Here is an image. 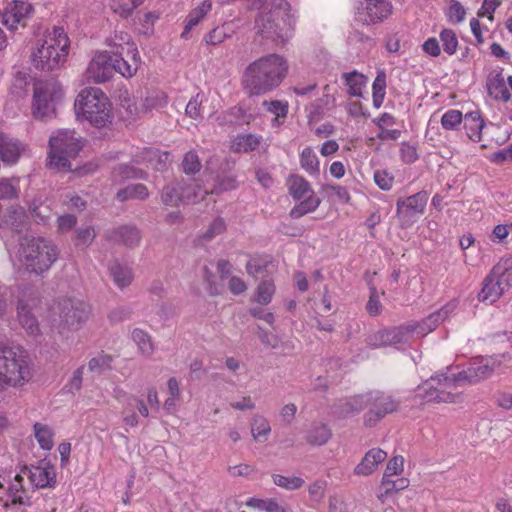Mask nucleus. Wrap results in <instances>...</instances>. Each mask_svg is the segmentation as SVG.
<instances>
[{"label": "nucleus", "mask_w": 512, "mask_h": 512, "mask_svg": "<svg viewBox=\"0 0 512 512\" xmlns=\"http://www.w3.org/2000/svg\"><path fill=\"white\" fill-rule=\"evenodd\" d=\"M440 40L445 53L453 55L458 47V40L454 31L443 29L440 33Z\"/></svg>", "instance_id": "nucleus-51"}, {"label": "nucleus", "mask_w": 512, "mask_h": 512, "mask_svg": "<svg viewBox=\"0 0 512 512\" xmlns=\"http://www.w3.org/2000/svg\"><path fill=\"white\" fill-rule=\"evenodd\" d=\"M119 38L122 43H114L117 48L115 54L122 55L126 51V58H115L113 59V65L115 66V72L120 73L123 77L130 78L138 71L141 59L134 42L131 41L130 36L126 33H120L115 35V40Z\"/></svg>", "instance_id": "nucleus-13"}, {"label": "nucleus", "mask_w": 512, "mask_h": 512, "mask_svg": "<svg viewBox=\"0 0 512 512\" xmlns=\"http://www.w3.org/2000/svg\"><path fill=\"white\" fill-rule=\"evenodd\" d=\"M24 150L25 146L17 139L0 133V157L5 164H15Z\"/></svg>", "instance_id": "nucleus-23"}, {"label": "nucleus", "mask_w": 512, "mask_h": 512, "mask_svg": "<svg viewBox=\"0 0 512 512\" xmlns=\"http://www.w3.org/2000/svg\"><path fill=\"white\" fill-rule=\"evenodd\" d=\"M34 434L40 447L44 450H51L53 447V432L52 429L44 424L36 423L34 425Z\"/></svg>", "instance_id": "nucleus-43"}, {"label": "nucleus", "mask_w": 512, "mask_h": 512, "mask_svg": "<svg viewBox=\"0 0 512 512\" xmlns=\"http://www.w3.org/2000/svg\"><path fill=\"white\" fill-rule=\"evenodd\" d=\"M342 78L347 87V93L352 97H362L367 84V77L357 71L343 73Z\"/></svg>", "instance_id": "nucleus-30"}, {"label": "nucleus", "mask_w": 512, "mask_h": 512, "mask_svg": "<svg viewBox=\"0 0 512 512\" xmlns=\"http://www.w3.org/2000/svg\"><path fill=\"white\" fill-rule=\"evenodd\" d=\"M263 106L266 108L268 112L275 115L272 120L273 127H279L283 124L284 119L288 114V103L286 101L280 100H272V101H264Z\"/></svg>", "instance_id": "nucleus-38"}, {"label": "nucleus", "mask_w": 512, "mask_h": 512, "mask_svg": "<svg viewBox=\"0 0 512 512\" xmlns=\"http://www.w3.org/2000/svg\"><path fill=\"white\" fill-rule=\"evenodd\" d=\"M207 194V189L200 188L199 193H194L193 195L190 193L181 194L179 183H176L169 184L164 187L161 199L164 205L175 207L178 206L180 203H196L200 200H203Z\"/></svg>", "instance_id": "nucleus-18"}, {"label": "nucleus", "mask_w": 512, "mask_h": 512, "mask_svg": "<svg viewBox=\"0 0 512 512\" xmlns=\"http://www.w3.org/2000/svg\"><path fill=\"white\" fill-rule=\"evenodd\" d=\"M368 344L374 348L387 345H395L392 342V337L389 329L380 330L371 335L368 338Z\"/></svg>", "instance_id": "nucleus-56"}, {"label": "nucleus", "mask_w": 512, "mask_h": 512, "mask_svg": "<svg viewBox=\"0 0 512 512\" xmlns=\"http://www.w3.org/2000/svg\"><path fill=\"white\" fill-rule=\"evenodd\" d=\"M321 200L315 195H309L303 199L298 205L292 208L290 216L292 218H300L308 213L314 212L320 205Z\"/></svg>", "instance_id": "nucleus-41"}, {"label": "nucleus", "mask_w": 512, "mask_h": 512, "mask_svg": "<svg viewBox=\"0 0 512 512\" xmlns=\"http://www.w3.org/2000/svg\"><path fill=\"white\" fill-rule=\"evenodd\" d=\"M229 37L224 26L216 27L205 36V42L209 45H218Z\"/></svg>", "instance_id": "nucleus-62"}, {"label": "nucleus", "mask_w": 512, "mask_h": 512, "mask_svg": "<svg viewBox=\"0 0 512 512\" xmlns=\"http://www.w3.org/2000/svg\"><path fill=\"white\" fill-rule=\"evenodd\" d=\"M401 160L406 164H412L419 158L417 147L413 144L403 142L400 147Z\"/></svg>", "instance_id": "nucleus-59"}, {"label": "nucleus", "mask_w": 512, "mask_h": 512, "mask_svg": "<svg viewBox=\"0 0 512 512\" xmlns=\"http://www.w3.org/2000/svg\"><path fill=\"white\" fill-rule=\"evenodd\" d=\"M33 12L34 7L31 3L25 0H13L7 4L2 13L0 12V18L8 29L16 30L19 25H25Z\"/></svg>", "instance_id": "nucleus-15"}, {"label": "nucleus", "mask_w": 512, "mask_h": 512, "mask_svg": "<svg viewBox=\"0 0 512 512\" xmlns=\"http://www.w3.org/2000/svg\"><path fill=\"white\" fill-rule=\"evenodd\" d=\"M109 272L113 282L120 289L129 286L132 282L133 275L131 269L116 261L110 264Z\"/></svg>", "instance_id": "nucleus-33"}, {"label": "nucleus", "mask_w": 512, "mask_h": 512, "mask_svg": "<svg viewBox=\"0 0 512 512\" xmlns=\"http://www.w3.org/2000/svg\"><path fill=\"white\" fill-rule=\"evenodd\" d=\"M261 141L262 137L255 134L238 135L232 143V148L235 152L248 153L256 150Z\"/></svg>", "instance_id": "nucleus-35"}, {"label": "nucleus", "mask_w": 512, "mask_h": 512, "mask_svg": "<svg viewBox=\"0 0 512 512\" xmlns=\"http://www.w3.org/2000/svg\"><path fill=\"white\" fill-rule=\"evenodd\" d=\"M485 126V121L478 111L466 113L464 116V128L466 134L473 142H480L482 139V130Z\"/></svg>", "instance_id": "nucleus-27"}, {"label": "nucleus", "mask_w": 512, "mask_h": 512, "mask_svg": "<svg viewBox=\"0 0 512 512\" xmlns=\"http://www.w3.org/2000/svg\"><path fill=\"white\" fill-rule=\"evenodd\" d=\"M145 159L155 170H163L169 160V153L148 149L145 151Z\"/></svg>", "instance_id": "nucleus-47"}, {"label": "nucleus", "mask_w": 512, "mask_h": 512, "mask_svg": "<svg viewBox=\"0 0 512 512\" xmlns=\"http://www.w3.org/2000/svg\"><path fill=\"white\" fill-rule=\"evenodd\" d=\"M464 120L461 111L450 109L446 111L441 117V126L445 130H456Z\"/></svg>", "instance_id": "nucleus-46"}, {"label": "nucleus", "mask_w": 512, "mask_h": 512, "mask_svg": "<svg viewBox=\"0 0 512 512\" xmlns=\"http://www.w3.org/2000/svg\"><path fill=\"white\" fill-rule=\"evenodd\" d=\"M119 240L128 247H134L139 244L141 235L134 226H121L116 230Z\"/></svg>", "instance_id": "nucleus-42"}, {"label": "nucleus", "mask_w": 512, "mask_h": 512, "mask_svg": "<svg viewBox=\"0 0 512 512\" xmlns=\"http://www.w3.org/2000/svg\"><path fill=\"white\" fill-rule=\"evenodd\" d=\"M112 357L107 354H99L90 359L88 368L95 373H102L111 368Z\"/></svg>", "instance_id": "nucleus-53"}, {"label": "nucleus", "mask_w": 512, "mask_h": 512, "mask_svg": "<svg viewBox=\"0 0 512 512\" xmlns=\"http://www.w3.org/2000/svg\"><path fill=\"white\" fill-rule=\"evenodd\" d=\"M74 108L78 120L98 128L105 127L113 117L111 102L99 88L83 89L75 99Z\"/></svg>", "instance_id": "nucleus-6"}, {"label": "nucleus", "mask_w": 512, "mask_h": 512, "mask_svg": "<svg viewBox=\"0 0 512 512\" xmlns=\"http://www.w3.org/2000/svg\"><path fill=\"white\" fill-rule=\"evenodd\" d=\"M449 374V369L445 372L437 373L425 380L416 389V398L424 402L435 403H458L461 400V394L454 393L451 389L456 388L455 385L444 384V377Z\"/></svg>", "instance_id": "nucleus-11"}, {"label": "nucleus", "mask_w": 512, "mask_h": 512, "mask_svg": "<svg viewBox=\"0 0 512 512\" xmlns=\"http://www.w3.org/2000/svg\"><path fill=\"white\" fill-rule=\"evenodd\" d=\"M387 453L380 448L368 450L361 461L354 468V474L358 476H368L374 473L379 464L385 461Z\"/></svg>", "instance_id": "nucleus-22"}, {"label": "nucleus", "mask_w": 512, "mask_h": 512, "mask_svg": "<svg viewBox=\"0 0 512 512\" xmlns=\"http://www.w3.org/2000/svg\"><path fill=\"white\" fill-rule=\"evenodd\" d=\"M90 306L77 298H63L52 307L48 323L52 334L67 338L70 333L78 331L88 320Z\"/></svg>", "instance_id": "nucleus-5"}, {"label": "nucleus", "mask_w": 512, "mask_h": 512, "mask_svg": "<svg viewBox=\"0 0 512 512\" xmlns=\"http://www.w3.org/2000/svg\"><path fill=\"white\" fill-rule=\"evenodd\" d=\"M201 163L198 155L194 151L186 153L183 159V169L187 174H195L200 171Z\"/></svg>", "instance_id": "nucleus-58"}, {"label": "nucleus", "mask_w": 512, "mask_h": 512, "mask_svg": "<svg viewBox=\"0 0 512 512\" xmlns=\"http://www.w3.org/2000/svg\"><path fill=\"white\" fill-rule=\"evenodd\" d=\"M356 403L352 412H360L370 405L369 412L365 415V423L368 426L374 425L386 414L394 412L398 408V402L392 396L379 391L369 392L354 399Z\"/></svg>", "instance_id": "nucleus-12"}, {"label": "nucleus", "mask_w": 512, "mask_h": 512, "mask_svg": "<svg viewBox=\"0 0 512 512\" xmlns=\"http://www.w3.org/2000/svg\"><path fill=\"white\" fill-rule=\"evenodd\" d=\"M326 487L327 483L324 480H316L313 482L308 488L311 500L315 502L321 501L325 495Z\"/></svg>", "instance_id": "nucleus-63"}, {"label": "nucleus", "mask_w": 512, "mask_h": 512, "mask_svg": "<svg viewBox=\"0 0 512 512\" xmlns=\"http://www.w3.org/2000/svg\"><path fill=\"white\" fill-rule=\"evenodd\" d=\"M212 10V1L203 0L199 5L193 8L186 17V25L183 35L197 26L206 15Z\"/></svg>", "instance_id": "nucleus-31"}, {"label": "nucleus", "mask_w": 512, "mask_h": 512, "mask_svg": "<svg viewBox=\"0 0 512 512\" xmlns=\"http://www.w3.org/2000/svg\"><path fill=\"white\" fill-rule=\"evenodd\" d=\"M499 365L500 362L494 357H478L459 372H454L452 368L447 367L449 374L444 377V384L456 387L475 385L491 377Z\"/></svg>", "instance_id": "nucleus-9"}, {"label": "nucleus", "mask_w": 512, "mask_h": 512, "mask_svg": "<svg viewBox=\"0 0 512 512\" xmlns=\"http://www.w3.org/2000/svg\"><path fill=\"white\" fill-rule=\"evenodd\" d=\"M60 250L50 239L23 237L19 242L17 259L23 269L36 275L47 272L58 260Z\"/></svg>", "instance_id": "nucleus-4"}, {"label": "nucleus", "mask_w": 512, "mask_h": 512, "mask_svg": "<svg viewBox=\"0 0 512 512\" xmlns=\"http://www.w3.org/2000/svg\"><path fill=\"white\" fill-rule=\"evenodd\" d=\"M291 5L285 0H270L263 5L255 19L257 34L276 44H285L293 34L296 23Z\"/></svg>", "instance_id": "nucleus-1"}, {"label": "nucleus", "mask_w": 512, "mask_h": 512, "mask_svg": "<svg viewBox=\"0 0 512 512\" xmlns=\"http://www.w3.org/2000/svg\"><path fill=\"white\" fill-rule=\"evenodd\" d=\"M404 470V458L402 456H395L391 458L387 465L383 476L392 477L399 475Z\"/></svg>", "instance_id": "nucleus-61"}, {"label": "nucleus", "mask_w": 512, "mask_h": 512, "mask_svg": "<svg viewBox=\"0 0 512 512\" xmlns=\"http://www.w3.org/2000/svg\"><path fill=\"white\" fill-rule=\"evenodd\" d=\"M149 196L148 189L143 184H132L126 186L124 189H121L117 192V199L119 201H126L129 199H139L144 200Z\"/></svg>", "instance_id": "nucleus-40"}, {"label": "nucleus", "mask_w": 512, "mask_h": 512, "mask_svg": "<svg viewBox=\"0 0 512 512\" xmlns=\"http://www.w3.org/2000/svg\"><path fill=\"white\" fill-rule=\"evenodd\" d=\"M288 72V63L279 54H268L250 63L243 83L252 95H263L277 88Z\"/></svg>", "instance_id": "nucleus-2"}, {"label": "nucleus", "mask_w": 512, "mask_h": 512, "mask_svg": "<svg viewBox=\"0 0 512 512\" xmlns=\"http://www.w3.org/2000/svg\"><path fill=\"white\" fill-rule=\"evenodd\" d=\"M512 230V222L510 224H498L494 227L490 239L494 243H502L508 237Z\"/></svg>", "instance_id": "nucleus-64"}, {"label": "nucleus", "mask_w": 512, "mask_h": 512, "mask_svg": "<svg viewBox=\"0 0 512 512\" xmlns=\"http://www.w3.org/2000/svg\"><path fill=\"white\" fill-rule=\"evenodd\" d=\"M131 338L143 356L149 357L154 353L155 347L152 338L146 331L135 328L131 332Z\"/></svg>", "instance_id": "nucleus-36"}, {"label": "nucleus", "mask_w": 512, "mask_h": 512, "mask_svg": "<svg viewBox=\"0 0 512 512\" xmlns=\"http://www.w3.org/2000/svg\"><path fill=\"white\" fill-rule=\"evenodd\" d=\"M22 472L36 488L51 487L55 484V469L49 462L41 461L39 465L25 468Z\"/></svg>", "instance_id": "nucleus-19"}, {"label": "nucleus", "mask_w": 512, "mask_h": 512, "mask_svg": "<svg viewBox=\"0 0 512 512\" xmlns=\"http://www.w3.org/2000/svg\"><path fill=\"white\" fill-rule=\"evenodd\" d=\"M8 497L11 500V504L30 505V500L26 497L23 488V476L21 474H16L13 481L9 484Z\"/></svg>", "instance_id": "nucleus-34"}, {"label": "nucleus", "mask_w": 512, "mask_h": 512, "mask_svg": "<svg viewBox=\"0 0 512 512\" xmlns=\"http://www.w3.org/2000/svg\"><path fill=\"white\" fill-rule=\"evenodd\" d=\"M112 176L115 182H120L129 178H140L142 172L129 165L122 164L114 168Z\"/></svg>", "instance_id": "nucleus-52"}, {"label": "nucleus", "mask_w": 512, "mask_h": 512, "mask_svg": "<svg viewBox=\"0 0 512 512\" xmlns=\"http://www.w3.org/2000/svg\"><path fill=\"white\" fill-rule=\"evenodd\" d=\"M96 232L92 226L80 227L76 230L75 246L87 248L93 242Z\"/></svg>", "instance_id": "nucleus-50"}, {"label": "nucleus", "mask_w": 512, "mask_h": 512, "mask_svg": "<svg viewBox=\"0 0 512 512\" xmlns=\"http://www.w3.org/2000/svg\"><path fill=\"white\" fill-rule=\"evenodd\" d=\"M428 202V194L425 191L418 192L397 201V217L404 227L413 225L424 213Z\"/></svg>", "instance_id": "nucleus-14"}, {"label": "nucleus", "mask_w": 512, "mask_h": 512, "mask_svg": "<svg viewBox=\"0 0 512 512\" xmlns=\"http://www.w3.org/2000/svg\"><path fill=\"white\" fill-rule=\"evenodd\" d=\"M121 413L126 426L136 427L139 424L138 414L146 418L149 416V409L141 397L132 395L127 398Z\"/></svg>", "instance_id": "nucleus-20"}, {"label": "nucleus", "mask_w": 512, "mask_h": 512, "mask_svg": "<svg viewBox=\"0 0 512 512\" xmlns=\"http://www.w3.org/2000/svg\"><path fill=\"white\" fill-rule=\"evenodd\" d=\"M373 104L376 108H379L385 97L386 90V75L384 72H379L374 79L373 85Z\"/></svg>", "instance_id": "nucleus-45"}, {"label": "nucleus", "mask_w": 512, "mask_h": 512, "mask_svg": "<svg viewBox=\"0 0 512 512\" xmlns=\"http://www.w3.org/2000/svg\"><path fill=\"white\" fill-rule=\"evenodd\" d=\"M62 95L61 85L55 80L36 83L33 96L34 117L44 120L53 116Z\"/></svg>", "instance_id": "nucleus-10"}, {"label": "nucleus", "mask_w": 512, "mask_h": 512, "mask_svg": "<svg viewBox=\"0 0 512 512\" xmlns=\"http://www.w3.org/2000/svg\"><path fill=\"white\" fill-rule=\"evenodd\" d=\"M144 0H111L110 7L121 17H128Z\"/></svg>", "instance_id": "nucleus-44"}, {"label": "nucleus", "mask_w": 512, "mask_h": 512, "mask_svg": "<svg viewBox=\"0 0 512 512\" xmlns=\"http://www.w3.org/2000/svg\"><path fill=\"white\" fill-rule=\"evenodd\" d=\"M488 94L496 101L507 102L511 95L500 73L490 75L487 79Z\"/></svg>", "instance_id": "nucleus-28"}, {"label": "nucleus", "mask_w": 512, "mask_h": 512, "mask_svg": "<svg viewBox=\"0 0 512 512\" xmlns=\"http://www.w3.org/2000/svg\"><path fill=\"white\" fill-rule=\"evenodd\" d=\"M331 437L330 427L323 422H313L306 432V442L313 446H323Z\"/></svg>", "instance_id": "nucleus-26"}, {"label": "nucleus", "mask_w": 512, "mask_h": 512, "mask_svg": "<svg viewBox=\"0 0 512 512\" xmlns=\"http://www.w3.org/2000/svg\"><path fill=\"white\" fill-rule=\"evenodd\" d=\"M374 181L380 189L388 191L393 186L394 177L386 170H377L374 173Z\"/></svg>", "instance_id": "nucleus-60"}, {"label": "nucleus", "mask_w": 512, "mask_h": 512, "mask_svg": "<svg viewBox=\"0 0 512 512\" xmlns=\"http://www.w3.org/2000/svg\"><path fill=\"white\" fill-rule=\"evenodd\" d=\"M287 186L290 195L297 200L305 199L309 195H314L310 183L302 176L291 175L287 180Z\"/></svg>", "instance_id": "nucleus-29"}, {"label": "nucleus", "mask_w": 512, "mask_h": 512, "mask_svg": "<svg viewBox=\"0 0 512 512\" xmlns=\"http://www.w3.org/2000/svg\"><path fill=\"white\" fill-rule=\"evenodd\" d=\"M70 39L63 27L53 26L43 34V39L32 53V61L37 69L53 71L67 61Z\"/></svg>", "instance_id": "nucleus-3"}, {"label": "nucleus", "mask_w": 512, "mask_h": 512, "mask_svg": "<svg viewBox=\"0 0 512 512\" xmlns=\"http://www.w3.org/2000/svg\"><path fill=\"white\" fill-rule=\"evenodd\" d=\"M300 166L309 175H319L320 162L319 159L311 147H306L302 150L299 155Z\"/></svg>", "instance_id": "nucleus-37"}, {"label": "nucleus", "mask_w": 512, "mask_h": 512, "mask_svg": "<svg viewBox=\"0 0 512 512\" xmlns=\"http://www.w3.org/2000/svg\"><path fill=\"white\" fill-rule=\"evenodd\" d=\"M31 378L32 362L28 353L23 348L14 346L0 362V390L6 387H22Z\"/></svg>", "instance_id": "nucleus-8"}, {"label": "nucleus", "mask_w": 512, "mask_h": 512, "mask_svg": "<svg viewBox=\"0 0 512 512\" xmlns=\"http://www.w3.org/2000/svg\"><path fill=\"white\" fill-rule=\"evenodd\" d=\"M114 73L113 58L106 51L96 53L86 70L87 77L95 83H104L110 80Z\"/></svg>", "instance_id": "nucleus-16"}, {"label": "nucleus", "mask_w": 512, "mask_h": 512, "mask_svg": "<svg viewBox=\"0 0 512 512\" xmlns=\"http://www.w3.org/2000/svg\"><path fill=\"white\" fill-rule=\"evenodd\" d=\"M494 274L501 281L502 287L505 291L512 288V259H502L494 267Z\"/></svg>", "instance_id": "nucleus-39"}, {"label": "nucleus", "mask_w": 512, "mask_h": 512, "mask_svg": "<svg viewBox=\"0 0 512 512\" xmlns=\"http://www.w3.org/2000/svg\"><path fill=\"white\" fill-rule=\"evenodd\" d=\"M427 328H423L421 324H406L404 326L395 327L390 330L392 342L394 344L408 342L413 336L424 337L434 330L435 321L431 318Z\"/></svg>", "instance_id": "nucleus-21"}, {"label": "nucleus", "mask_w": 512, "mask_h": 512, "mask_svg": "<svg viewBox=\"0 0 512 512\" xmlns=\"http://www.w3.org/2000/svg\"><path fill=\"white\" fill-rule=\"evenodd\" d=\"M82 148L81 138L75 131L60 129L49 139L48 166L58 171L71 170V160Z\"/></svg>", "instance_id": "nucleus-7"}, {"label": "nucleus", "mask_w": 512, "mask_h": 512, "mask_svg": "<svg viewBox=\"0 0 512 512\" xmlns=\"http://www.w3.org/2000/svg\"><path fill=\"white\" fill-rule=\"evenodd\" d=\"M446 16L450 23L458 24L464 21L466 11L458 1L452 0L447 9Z\"/></svg>", "instance_id": "nucleus-54"}, {"label": "nucleus", "mask_w": 512, "mask_h": 512, "mask_svg": "<svg viewBox=\"0 0 512 512\" xmlns=\"http://www.w3.org/2000/svg\"><path fill=\"white\" fill-rule=\"evenodd\" d=\"M504 292L505 289L502 287L501 281L496 274H494V269H492L483 280V287L478 297L480 301L492 304L496 302Z\"/></svg>", "instance_id": "nucleus-24"}, {"label": "nucleus", "mask_w": 512, "mask_h": 512, "mask_svg": "<svg viewBox=\"0 0 512 512\" xmlns=\"http://www.w3.org/2000/svg\"><path fill=\"white\" fill-rule=\"evenodd\" d=\"M454 309V305L449 304L441 308L439 311H436L435 313L430 314L426 319L422 320L421 322H414L413 324H421L423 328H427L430 319L433 318L435 321L434 329L438 326V324L441 321H444L450 312Z\"/></svg>", "instance_id": "nucleus-57"}, {"label": "nucleus", "mask_w": 512, "mask_h": 512, "mask_svg": "<svg viewBox=\"0 0 512 512\" xmlns=\"http://www.w3.org/2000/svg\"><path fill=\"white\" fill-rule=\"evenodd\" d=\"M272 478L275 485L287 490L299 489L304 484V480L297 476L287 477L280 474H274Z\"/></svg>", "instance_id": "nucleus-49"}, {"label": "nucleus", "mask_w": 512, "mask_h": 512, "mask_svg": "<svg viewBox=\"0 0 512 512\" xmlns=\"http://www.w3.org/2000/svg\"><path fill=\"white\" fill-rule=\"evenodd\" d=\"M275 293V286L271 281L261 282L255 294V301L262 305H267L271 302Z\"/></svg>", "instance_id": "nucleus-48"}, {"label": "nucleus", "mask_w": 512, "mask_h": 512, "mask_svg": "<svg viewBox=\"0 0 512 512\" xmlns=\"http://www.w3.org/2000/svg\"><path fill=\"white\" fill-rule=\"evenodd\" d=\"M250 428L252 437L257 442H265L271 433V425L268 419L261 414L253 415Z\"/></svg>", "instance_id": "nucleus-32"}, {"label": "nucleus", "mask_w": 512, "mask_h": 512, "mask_svg": "<svg viewBox=\"0 0 512 512\" xmlns=\"http://www.w3.org/2000/svg\"><path fill=\"white\" fill-rule=\"evenodd\" d=\"M18 322L28 335L36 337L40 334V326L38 320L31 312V308L20 301L17 306Z\"/></svg>", "instance_id": "nucleus-25"}, {"label": "nucleus", "mask_w": 512, "mask_h": 512, "mask_svg": "<svg viewBox=\"0 0 512 512\" xmlns=\"http://www.w3.org/2000/svg\"><path fill=\"white\" fill-rule=\"evenodd\" d=\"M226 230V223L223 218L217 217L215 218L206 231L202 234V238L206 241H210L214 239L216 236L221 235Z\"/></svg>", "instance_id": "nucleus-55"}, {"label": "nucleus", "mask_w": 512, "mask_h": 512, "mask_svg": "<svg viewBox=\"0 0 512 512\" xmlns=\"http://www.w3.org/2000/svg\"><path fill=\"white\" fill-rule=\"evenodd\" d=\"M392 13V5L387 0H365L364 6L359 8L357 16L364 24L382 22Z\"/></svg>", "instance_id": "nucleus-17"}]
</instances>
